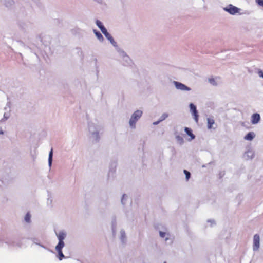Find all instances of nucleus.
<instances>
[{
  "label": "nucleus",
  "mask_w": 263,
  "mask_h": 263,
  "mask_svg": "<svg viewBox=\"0 0 263 263\" xmlns=\"http://www.w3.org/2000/svg\"><path fill=\"white\" fill-rule=\"evenodd\" d=\"M175 86L178 89L182 90H190V89L185 85L177 82H175Z\"/></svg>",
  "instance_id": "obj_6"
},
{
  "label": "nucleus",
  "mask_w": 263,
  "mask_h": 263,
  "mask_svg": "<svg viewBox=\"0 0 263 263\" xmlns=\"http://www.w3.org/2000/svg\"><path fill=\"white\" fill-rule=\"evenodd\" d=\"M64 246V242L63 241H59L58 244L55 247L56 250H62Z\"/></svg>",
  "instance_id": "obj_9"
},
{
  "label": "nucleus",
  "mask_w": 263,
  "mask_h": 263,
  "mask_svg": "<svg viewBox=\"0 0 263 263\" xmlns=\"http://www.w3.org/2000/svg\"><path fill=\"white\" fill-rule=\"evenodd\" d=\"M191 111L192 112L193 115L194 116V118L195 121L197 123L198 121V115L196 109V107L192 103H191L190 105Z\"/></svg>",
  "instance_id": "obj_3"
},
{
  "label": "nucleus",
  "mask_w": 263,
  "mask_h": 263,
  "mask_svg": "<svg viewBox=\"0 0 263 263\" xmlns=\"http://www.w3.org/2000/svg\"><path fill=\"white\" fill-rule=\"evenodd\" d=\"M168 116V114H166V113H164V114L162 115V116L161 117V118H160V120H159L158 122H155V123H154V124H158V123H159V122L162 121H163V120H165V119H166Z\"/></svg>",
  "instance_id": "obj_16"
},
{
  "label": "nucleus",
  "mask_w": 263,
  "mask_h": 263,
  "mask_svg": "<svg viewBox=\"0 0 263 263\" xmlns=\"http://www.w3.org/2000/svg\"><path fill=\"white\" fill-rule=\"evenodd\" d=\"M57 251L58 252V255H59V259L60 260H61L63 259V258H64L65 257L63 253H62V250H57Z\"/></svg>",
  "instance_id": "obj_18"
},
{
  "label": "nucleus",
  "mask_w": 263,
  "mask_h": 263,
  "mask_svg": "<svg viewBox=\"0 0 263 263\" xmlns=\"http://www.w3.org/2000/svg\"><path fill=\"white\" fill-rule=\"evenodd\" d=\"M215 123L214 120L211 118H208V127L209 129L212 128L213 125Z\"/></svg>",
  "instance_id": "obj_13"
},
{
  "label": "nucleus",
  "mask_w": 263,
  "mask_h": 263,
  "mask_svg": "<svg viewBox=\"0 0 263 263\" xmlns=\"http://www.w3.org/2000/svg\"><path fill=\"white\" fill-rule=\"evenodd\" d=\"M209 82L210 83L213 84V85H215L216 84V83H215V80L214 78H211L209 79Z\"/></svg>",
  "instance_id": "obj_22"
},
{
  "label": "nucleus",
  "mask_w": 263,
  "mask_h": 263,
  "mask_svg": "<svg viewBox=\"0 0 263 263\" xmlns=\"http://www.w3.org/2000/svg\"><path fill=\"white\" fill-rule=\"evenodd\" d=\"M255 2L259 6L263 7V0H255Z\"/></svg>",
  "instance_id": "obj_21"
},
{
  "label": "nucleus",
  "mask_w": 263,
  "mask_h": 263,
  "mask_svg": "<svg viewBox=\"0 0 263 263\" xmlns=\"http://www.w3.org/2000/svg\"><path fill=\"white\" fill-rule=\"evenodd\" d=\"M104 35L106 36V38L108 40H109L111 43L114 42L113 37L111 36V35L107 32V31H105L104 33H103Z\"/></svg>",
  "instance_id": "obj_14"
},
{
  "label": "nucleus",
  "mask_w": 263,
  "mask_h": 263,
  "mask_svg": "<svg viewBox=\"0 0 263 263\" xmlns=\"http://www.w3.org/2000/svg\"><path fill=\"white\" fill-rule=\"evenodd\" d=\"M159 234H160V236L162 238H164L166 235L165 232H163L161 231H160Z\"/></svg>",
  "instance_id": "obj_23"
},
{
  "label": "nucleus",
  "mask_w": 263,
  "mask_h": 263,
  "mask_svg": "<svg viewBox=\"0 0 263 263\" xmlns=\"http://www.w3.org/2000/svg\"><path fill=\"white\" fill-rule=\"evenodd\" d=\"M64 246V242L63 241H59L58 244L55 247L56 250H62Z\"/></svg>",
  "instance_id": "obj_10"
},
{
  "label": "nucleus",
  "mask_w": 263,
  "mask_h": 263,
  "mask_svg": "<svg viewBox=\"0 0 263 263\" xmlns=\"http://www.w3.org/2000/svg\"><path fill=\"white\" fill-rule=\"evenodd\" d=\"M52 155H53V149H52V148H51V149L49 153V158H48V162H49V164L50 166L51 165V163H52Z\"/></svg>",
  "instance_id": "obj_15"
},
{
  "label": "nucleus",
  "mask_w": 263,
  "mask_h": 263,
  "mask_svg": "<svg viewBox=\"0 0 263 263\" xmlns=\"http://www.w3.org/2000/svg\"><path fill=\"white\" fill-rule=\"evenodd\" d=\"M65 234L63 232H60L57 234V236L59 239V241H63L65 238Z\"/></svg>",
  "instance_id": "obj_12"
},
{
  "label": "nucleus",
  "mask_w": 263,
  "mask_h": 263,
  "mask_svg": "<svg viewBox=\"0 0 263 263\" xmlns=\"http://www.w3.org/2000/svg\"><path fill=\"white\" fill-rule=\"evenodd\" d=\"M184 173L185 175L186 180H188L189 179V178H190V176H191L190 173L189 171H187V170H184Z\"/></svg>",
  "instance_id": "obj_19"
},
{
  "label": "nucleus",
  "mask_w": 263,
  "mask_h": 263,
  "mask_svg": "<svg viewBox=\"0 0 263 263\" xmlns=\"http://www.w3.org/2000/svg\"><path fill=\"white\" fill-rule=\"evenodd\" d=\"M142 114V111L137 110L133 114L130 121V125L132 127H135L136 122L141 117Z\"/></svg>",
  "instance_id": "obj_1"
},
{
  "label": "nucleus",
  "mask_w": 263,
  "mask_h": 263,
  "mask_svg": "<svg viewBox=\"0 0 263 263\" xmlns=\"http://www.w3.org/2000/svg\"><path fill=\"white\" fill-rule=\"evenodd\" d=\"M259 236L257 234H255L253 238V249L254 250H257L258 249L259 247Z\"/></svg>",
  "instance_id": "obj_4"
},
{
  "label": "nucleus",
  "mask_w": 263,
  "mask_h": 263,
  "mask_svg": "<svg viewBox=\"0 0 263 263\" xmlns=\"http://www.w3.org/2000/svg\"><path fill=\"white\" fill-rule=\"evenodd\" d=\"M95 34L99 40L103 39V36L99 32H95Z\"/></svg>",
  "instance_id": "obj_20"
},
{
  "label": "nucleus",
  "mask_w": 263,
  "mask_h": 263,
  "mask_svg": "<svg viewBox=\"0 0 263 263\" xmlns=\"http://www.w3.org/2000/svg\"><path fill=\"white\" fill-rule=\"evenodd\" d=\"M259 76H260V77H262V78H263V72H262V71H260V72H259Z\"/></svg>",
  "instance_id": "obj_24"
},
{
  "label": "nucleus",
  "mask_w": 263,
  "mask_h": 263,
  "mask_svg": "<svg viewBox=\"0 0 263 263\" xmlns=\"http://www.w3.org/2000/svg\"><path fill=\"white\" fill-rule=\"evenodd\" d=\"M260 120V117L259 114H253L251 116V123L253 124H257Z\"/></svg>",
  "instance_id": "obj_5"
},
{
  "label": "nucleus",
  "mask_w": 263,
  "mask_h": 263,
  "mask_svg": "<svg viewBox=\"0 0 263 263\" xmlns=\"http://www.w3.org/2000/svg\"><path fill=\"white\" fill-rule=\"evenodd\" d=\"M185 131L186 132V133L191 137V139H193L195 138V136L192 133V130L191 129H190L188 127H185Z\"/></svg>",
  "instance_id": "obj_11"
},
{
  "label": "nucleus",
  "mask_w": 263,
  "mask_h": 263,
  "mask_svg": "<svg viewBox=\"0 0 263 263\" xmlns=\"http://www.w3.org/2000/svg\"><path fill=\"white\" fill-rule=\"evenodd\" d=\"M164 263H166V262H165Z\"/></svg>",
  "instance_id": "obj_26"
},
{
  "label": "nucleus",
  "mask_w": 263,
  "mask_h": 263,
  "mask_svg": "<svg viewBox=\"0 0 263 263\" xmlns=\"http://www.w3.org/2000/svg\"><path fill=\"white\" fill-rule=\"evenodd\" d=\"M25 220L29 223L31 221V215L29 213H27L25 216Z\"/></svg>",
  "instance_id": "obj_17"
},
{
  "label": "nucleus",
  "mask_w": 263,
  "mask_h": 263,
  "mask_svg": "<svg viewBox=\"0 0 263 263\" xmlns=\"http://www.w3.org/2000/svg\"><path fill=\"white\" fill-rule=\"evenodd\" d=\"M224 10L232 15H235L239 12L240 9L232 5V4L229 5L227 7L224 8Z\"/></svg>",
  "instance_id": "obj_2"
},
{
  "label": "nucleus",
  "mask_w": 263,
  "mask_h": 263,
  "mask_svg": "<svg viewBox=\"0 0 263 263\" xmlns=\"http://www.w3.org/2000/svg\"><path fill=\"white\" fill-rule=\"evenodd\" d=\"M3 134V131H0V134Z\"/></svg>",
  "instance_id": "obj_25"
},
{
  "label": "nucleus",
  "mask_w": 263,
  "mask_h": 263,
  "mask_svg": "<svg viewBox=\"0 0 263 263\" xmlns=\"http://www.w3.org/2000/svg\"><path fill=\"white\" fill-rule=\"evenodd\" d=\"M255 137V134L253 132H249L245 137V139L247 140L251 141Z\"/></svg>",
  "instance_id": "obj_8"
},
{
  "label": "nucleus",
  "mask_w": 263,
  "mask_h": 263,
  "mask_svg": "<svg viewBox=\"0 0 263 263\" xmlns=\"http://www.w3.org/2000/svg\"><path fill=\"white\" fill-rule=\"evenodd\" d=\"M96 24L98 26V27L100 29L103 33H104L105 31H107L106 29L103 26L101 22L99 20H97Z\"/></svg>",
  "instance_id": "obj_7"
}]
</instances>
